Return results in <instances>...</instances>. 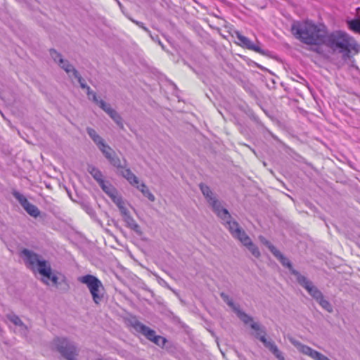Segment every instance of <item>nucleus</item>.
<instances>
[{
  "label": "nucleus",
  "mask_w": 360,
  "mask_h": 360,
  "mask_svg": "<svg viewBox=\"0 0 360 360\" xmlns=\"http://www.w3.org/2000/svg\"><path fill=\"white\" fill-rule=\"evenodd\" d=\"M322 44L342 54V59L347 60L360 51V45L354 39L342 31H335L328 34L327 32Z\"/></svg>",
  "instance_id": "f257e3e1"
},
{
  "label": "nucleus",
  "mask_w": 360,
  "mask_h": 360,
  "mask_svg": "<svg viewBox=\"0 0 360 360\" xmlns=\"http://www.w3.org/2000/svg\"><path fill=\"white\" fill-rule=\"evenodd\" d=\"M291 31L295 37L308 45L322 44L326 29L323 25H316L311 20L296 22L292 25Z\"/></svg>",
  "instance_id": "f03ea898"
},
{
  "label": "nucleus",
  "mask_w": 360,
  "mask_h": 360,
  "mask_svg": "<svg viewBox=\"0 0 360 360\" xmlns=\"http://www.w3.org/2000/svg\"><path fill=\"white\" fill-rule=\"evenodd\" d=\"M20 255L23 259L25 266L33 271H37L39 274H46V267L50 264L43 259L42 256L32 250L24 248Z\"/></svg>",
  "instance_id": "7ed1b4c3"
},
{
  "label": "nucleus",
  "mask_w": 360,
  "mask_h": 360,
  "mask_svg": "<svg viewBox=\"0 0 360 360\" xmlns=\"http://www.w3.org/2000/svg\"><path fill=\"white\" fill-rule=\"evenodd\" d=\"M53 349L66 360H77L79 349L76 344L66 338L57 337L52 342Z\"/></svg>",
  "instance_id": "20e7f679"
},
{
  "label": "nucleus",
  "mask_w": 360,
  "mask_h": 360,
  "mask_svg": "<svg viewBox=\"0 0 360 360\" xmlns=\"http://www.w3.org/2000/svg\"><path fill=\"white\" fill-rule=\"evenodd\" d=\"M79 281L86 285L92 296L94 302L98 304L103 300L104 286L101 281L95 276L87 274L79 278Z\"/></svg>",
  "instance_id": "39448f33"
},
{
  "label": "nucleus",
  "mask_w": 360,
  "mask_h": 360,
  "mask_svg": "<svg viewBox=\"0 0 360 360\" xmlns=\"http://www.w3.org/2000/svg\"><path fill=\"white\" fill-rule=\"evenodd\" d=\"M199 188L202 195L207 200L208 203L212 206L213 211L217 214L219 217H220L221 219L231 218V214H229V211L221 206V203L216 198L213 192L207 185L203 183H200L199 184Z\"/></svg>",
  "instance_id": "423d86ee"
},
{
  "label": "nucleus",
  "mask_w": 360,
  "mask_h": 360,
  "mask_svg": "<svg viewBox=\"0 0 360 360\" xmlns=\"http://www.w3.org/2000/svg\"><path fill=\"white\" fill-rule=\"evenodd\" d=\"M131 326L136 332L141 333L146 339L162 348L165 347L167 342V340L165 338L156 335L154 330L146 326L138 320L131 321Z\"/></svg>",
  "instance_id": "0eeeda50"
},
{
  "label": "nucleus",
  "mask_w": 360,
  "mask_h": 360,
  "mask_svg": "<svg viewBox=\"0 0 360 360\" xmlns=\"http://www.w3.org/2000/svg\"><path fill=\"white\" fill-rule=\"evenodd\" d=\"M222 220L232 236L240 240L243 245L251 240L245 231L239 226V224L231 220V217Z\"/></svg>",
  "instance_id": "6e6552de"
},
{
  "label": "nucleus",
  "mask_w": 360,
  "mask_h": 360,
  "mask_svg": "<svg viewBox=\"0 0 360 360\" xmlns=\"http://www.w3.org/2000/svg\"><path fill=\"white\" fill-rule=\"evenodd\" d=\"M297 281L316 302L323 296L322 292L304 276H300L297 278Z\"/></svg>",
  "instance_id": "1a4fd4ad"
},
{
  "label": "nucleus",
  "mask_w": 360,
  "mask_h": 360,
  "mask_svg": "<svg viewBox=\"0 0 360 360\" xmlns=\"http://www.w3.org/2000/svg\"><path fill=\"white\" fill-rule=\"evenodd\" d=\"M297 281L316 302L323 296L322 292L304 276H300L297 278Z\"/></svg>",
  "instance_id": "9d476101"
},
{
  "label": "nucleus",
  "mask_w": 360,
  "mask_h": 360,
  "mask_svg": "<svg viewBox=\"0 0 360 360\" xmlns=\"http://www.w3.org/2000/svg\"><path fill=\"white\" fill-rule=\"evenodd\" d=\"M297 281L316 302L323 296L322 292L304 276H300L297 278Z\"/></svg>",
  "instance_id": "9b49d317"
},
{
  "label": "nucleus",
  "mask_w": 360,
  "mask_h": 360,
  "mask_svg": "<svg viewBox=\"0 0 360 360\" xmlns=\"http://www.w3.org/2000/svg\"><path fill=\"white\" fill-rule=\"evenodd\" d=\"M12 195L30 216L34 217L39 216L40 212L37 207L30 203L22 194L17 191H13Z\"/></svg>",
  "instance_id": "f8f14e48"
},
{
  "label": "nucleus",
  "mask_w": 360,
  "mask_h": 360,
  "mask_svg": "<svg viewBox=\"0 0 360 360\" xmlns=\"http://www.w3.org/2000/svg\"><path fill=\"white\" fill-rule=\"evenodd\" d=\"M235 35L238 40L236 44L240 46L254 51L262 55H266V51L259 47L258 41L257 44L253 43L250 39L243 36L239 31H235Z\"/></svg>",
  "instance_id": "ddd939ff"
},
{
  "label": "nucleus",
  "mask_w": 360,
  "mask_h": 360,
  "mask_svg": "<svg viewBox=\"0 0 360 360\" xmlns=\"http://www.w3.org/2000/svg\"><path fill=\"white\" fill-rule=\"evenodd\" d=\"M264 335H259V333L257 334V338L259 339V340L264 344L265 347L269 349V350L278 359V360H285V357L283 355V353L278 349L276 345L274 342L271 340H268L265 338V332L263 331Z\"/></svg>",
  "instance_id": "4468645a"
},
{
  "label": "nucleus",
  "mask_w": 360,
  "mask_h": 360,
  "mask_svg": "<svg viewBox=\"0 0 360 360\" xmlns=\"http://www.w3.org/2000/svg\"><path fill=\"white\" fill-rule=\"evenodd\" d=\"M264 335H259V333L257 334V338L259 339V340L264 344L265 347L269 349V350L278 359V360H285V357L283 355V353L278 349L276 345L274 342L271 340H268L265 338V332L263 331Z\"/></svg>",
  "instance_id": "2eb2a0df"
},
{
  "label": "nucleus",
  "mask_w": 360,
  "mask_h": 360,
  "mask_svg": "<svg viewBox=\"0 0 360 360\" xmlns=\"http://www.w3.org/2000/svg\"><path fill=\"white\" fill-rule=\"evenodd\" d=\"M274 256L279 260L283 266L288 268L290 273L296 277V279H297V278L302 275L298 271L293 268L290 261L286 258L278 250H277L274 253Z\"/></svg>",
  "instance_id": "dca6fc26"
},
{
  "label": "nucleus",
  "mask_w": 360,
  "mask_h": 360,
  "mask_svg": "<svg viewBox=\"0 0 360 360\" xmlns=\"http://www.w3.org/2000/svg\"><path fill=\"white\" fill-rule=\"evenodd\" d=\"M122 215L128 228L133 230L138 236H141L143 234V231H141L140 226L131 216L129 211L126 212Z\"/></svg>",
  "instance_id": "f3484780"
},
{
  "label": "nucleus",
  "mask_w": 360,
  "mask_h": 360,
  "mask_svg": "<svg viewBox=\"0 0 360 360\" xmlns=\"http://www.w3.org/2000/svg\"><path fill=\"white\" fill-rule=\"evenodd\" d=\"M291 343L297 347V349L302 352V354L307 355L313 359L315 355L316 351L311 348L310 347L303 345L301 342L295 340L293 339H290Z\"/></svg>",
  "instance_id": "a211bd4d"
},
{
  "label": "nucleus",
  "mask_w": 360,
  "mask_h": 360,
  "mask_svg": "<svg viewBox=\"0 0 360 360\" xmlns=\"http://www.w3.org/2000/svg\"><path fill=\"white\" fill-rule=\"evenodd\" d=\"M122 169L121 171L122 176L124 178H125L131 185L136 186V185H138L139 184V180L138 177L131 171L130 169H129V168L124 169V168Z\"/></svg>",
  "instance_id": "6ab92c4d"
},
{
  "label": "nucleus",
  "mask_w": 360,
  "mask_h": 360,
  "mask_svg": "<svg viewBox=\"0 0 360 360\" xmlns=\"http://www.w3.org/2000/svg\"><path fill=\"white\" fill-rule=\"evenodd\" d=\"M86 132L93 140V141L97 145L98 148H100L101 146L104 147V144H105V141L97 134V132L94 129L87 127Z\"/></svg>",
  "instance_id": "aec40b11"
},
{
  "label": "nucleus",
  "mask_w": 360,
  "mask_h": 360,
  "mask_svg": "<svg viewBox=\"0 0 360 360\" xmlns=\"http://www.w3.org/2000/svg\"><path fill=\"white\" fill-rule=\"evenodd\" d=\"M112 201L117 206L121 214H124L129 211L124 206V202L121 195H119L118 192L110 197Z\"/></svg>",
  "instance_id": "412c9836"
},
{
  "label": "nucleus",
  "mask_w": 360,
  "mask_h": 360,
  "mask_svg": "<svg viewBox=\"0 0 360 360\" xmlns=\"http://www.w3.org/2000/svg\"><path fill=\"white\" fill-rule=\"evenodd\" d=\"M7 319L15 326H20L23 333L26 334L27 333V327L24 324L18 316L14 314H8Z\"/></svg>",
  "instance_id": "4be33fe9"
},
{
  "label": "nucleus",
  "mask_w": 360,
  "mask_h": 360,
  "mask_svg": "<svg viewBox=\"0 0 360 360\" xmlns=\"http://www.w3.org/2000/svg\"><path fill=\"white\" fill-rule=\"evenodd\" d=\"M99 186L110 198L117 192V189L108 181L103 180L100 182Z\"/></svg>",
  "instance_id": "5701e85b"
},
{
  "label": "nucleus",
  "mask_w": 360,
  "mask_h": 360,
  "mask_svg": "<svg viewBox=\"0 0 360 360\" xmlns=\"http://www.w3.org/2000/svg\"><path fill=\"white\" fill-rule=\"evenodd\" d=\"M136 188L139 189L142 194L146 197L150 202L155 200V195L150 191L147 186L144 183H141L140 185L136 186Z\"/></svg>",
  "instance_id": "b1692460"
},
{
  "label": "nucleus",
  "mask_w": 360,
  "mask_h": 360,
  "mask_svg": "<svg viewBox=\"0 0 360 360\" xmlns=\"http://www.w3.org/2000/svg\"><path fill=\"white\" fill-rule=\"evenodd\" d=\"M87 170L98 184L100 182L103 181V176L102 172L96 167L89 165Z\"/></svg>",
  "instance_id": "393cba45"
},
{
  "label": "nucleus",
  "mask_w": 360,
  "mask_h": 360,
  "mask_svg": "<svg viewBox=\"0 0 360 360\" xmlns=\"http://www.w3.org/2000/svg\"><path fill=\"white\" fill-rule=\"evenodd\" d=\"M45 269H46V271H47V274H41V275L42 276H44V278H47L48 280L51 281V282L53 283V284L54 285H57L58 278L56 275L52 274V269H51V264H49Z\"/></svg>",
  "instance_id": "a878e982"
},
{
  "label": "nucleus",
  "mask_w": 360,
  "mask_h": 360,
  "mask_svg": "<svg viewBox=\"0 0 360 360\" xmlns=\"http://www.w3.org/2000/svg\"><path fill=\"white\" fill-rule=\"evenodd\" d=\"M108 115L120 129H124L123 120L121 115L115 110L111 111Z\"/></svg>",
  "instance_id": "bb28decb"
},
{
  "label": "nucleus",
  "mask_w": 360,
  "mask_h": 360,
  "mask_svg": "<svg viewBox=\"0 0 360 360\" xmlns=\"http://www.w3.org/2000/svg\"><path fill=\"white\" fill-rule=\"evenodd\" d=\"M100 150L104 155L105 158L109 161L114 155H115V151L107 144H104V147H100Z\"/></svg>",
  "instance_id": "cd10ccee"
},
{
  "label": "nucleus",
  "mask_w": 360,
  "mask_h": 360,
  "mask_svg": "<svg viewBox=\"0 0 360 360\" xmlns=\"http://www.w3.org/2000/svg\"><path fill=\"white\" fill-rule=\"evenodd\" d=\"M244 246H245L255 257L259 258L260 257L261 254L258 248L252 242L251 240L247 243H245Z\"/></svg>",
  "instance_id": "c85d7f7f"
},
{
  "label": "nucleus",
  "mask_w": 360,
  "mask_h": 360,
  "mask_svg": "<svg viewBox=\"0 0 360 360\" xmlns=\"http://www.w3.org/2000/svg\"><path fill=\"white\" fill-rule=\"evenodd\" d=\"M220 297L234 311L238 310V307L235 304L233 300L227 294L222 292L220 293Z\"/></svg>",
  "instance_id": "c756f323"
},
{
  "label": "nucleus",
  "mask_w": 360,
  "mask_h": 360,
  "mask_svg": "<svg viewBox=\"0 0 360 360\" xmlns=\"http://www.w3.org/2000/svg\"><path fill=\"white\" fill-rule=\"evenodd\" d=\"M317 302L326 311L329 313H332L333 311L332 304L329 302L328 300L325 299L324 296H323Z\"/></svg>",
  "instance_id": "7c9ffc66"
},
{
  "label": "nucleus",
  "mask_w": 360,
  "mask_h": 360,
  "mask_svg": "<svg viewBox=\"0 0 360 360\" xmlns=\"http://www.w3.org/2000/svg\"><path fill=\"white\" fill-rule=\"evenodd\" d=\"M49 54L53 61L58 65H59L60 63H63L64 59L63 58L61 53L58 52L55 49H50Z\"/></svg>",
  "instance_id": "2f4dec72"
},
{
  "label": "nucleus",
  "mask_w": 360,
  "mask_h": 360,
  "mask_svg": "<svg viewBox=\"0 0 360 360\" xmlns=\"http://www.w3.org/2000/svg\"><path fill=\"white\" fill-rule=\"evenodd\" d=\"M349 28L357 33H360V18L351 20L347 22Z\"/></svg>",
  "instance_id": "473e14b6"
},
{
  "label": "nucleus",
  "mask_w": 360,
  "mask_h": 360,
  "mask_svg": "<svg viewBox=\"0 0 360 360\" xmlns=\"http://www.w3.org/2000/svg\"><path fill=\"white\" fill-rule=\"evenodd\" d=\"M63 70H64L67 73L72 72L74 75V71L77 70L72 64L67 60H63V63H59L58 65Z\"/></svg>",
  "instance_id": "72a5a7b5"
},
{
  "label": "nucleus",
  "mask_w": 360,
  "mask_h": 360,
  "mask_svg": "<svg viewBox=\"0 0 360 360\" xmlns=\"http://www.w3.org/2000/svg\"><path fill=\"white\" fill-rule=\"evenodd\" d=\"M235 312H236L238 316L239 319L245 324L252 321V318L248 315L244 311H242L238 308V310H236Z\"/></svg>",
  "instance_id": "f704fd0d"
},
{
  "label": "nucleus",
  "mask_w": 360,
  "mask_h": 360,
  "mask_svg": "<svg viewBox=\"0 0 360 360\" xmlns=\"http://www.w3.org/2000/svg\"><path fill=\"white\" fill-rule=\"evenodd\" d=\"M96 103L98 105V106L108 115H109L111 111L114 110V109L111 108L110 105L105 103L103 100H98Z\"/></svg>",
  "instance_id": "c9c22d12"
},
{
  "label": "nucleus",
  "mask_w": 360,
  "mask_h": 360,
  "mask_svg": "<svg viewBox=\"0 0 360 360\" xmlns=\"http://www.w3.org/2000/svg\"><path fill=\"white\" fill-rule=\"evenodd\" d=\"M260 242L264 244L270 252L274 255V253L278 250L274 245H273L267 239H266L264 236H260L259 237Z\"/></svg>",
  "instance_id": "e433bc0d"
},
{
  "label": "nucleus",
  "mask_w": 360,
  "mask_h": 360,
  "mask_svg": "<svg viewBox=\"0 0 360 360\" xmlns=\"http://www.w3.org/2000/svg\"><path fill=\"white\" fill-rule=\"evenodd\" d=\"M110 163L117 169H124V166L121 164L120 159L117 156L114 155L110 160Z\"/></svg>",
  "instance_id": "4c0bfd02"
},
{
  "label": "nucleus",
  "mask_w": 360,
  "mask_h": 360,
  "mask_svg": "<svg viewBox=\"0 0 360 360\" xmlns=\"http://www.w3.org/2000/svg\"><path fill=\"white\" fill-rule=\"evenodd\" d=\"M74 77L77 79L78 82L79 83L80 87L82 89H85L86 88H87L89 86L86 85L84 79L82 77V76L79 75V73L77 70L74 71Z\"/></svg>",
  "instance_id": "58836bf2"
},
{
  "label": "nucleus",
  "mask_w": 360,
  "mask_h": 360,
  "mask_svg": "<svg viewBox=\"0 0 360 360\" xmlns=\"http://www.w3.org/2000/svg\"><path fill=\"white\" fill-rule=\"evenodd\" d=\"M86 90V94L89 99H91L94 103L98 101L96 94L91 89L89 86L85 89Z\"/></svg>",
  "instance_id": "ea45409f"
},
{
  "label": "nucleus",
  "mask_w": 360,
  "mask_h": 360,
  "mask_svg": "<svg viewBox=\"0 0 360 360\" xmlns=\"http://www.w3.org/2000/svg\"><path fill=\"white\" fill-rule=\"evenodd\" d=\"M314 360H330L326 356L316 351L315 355L313 357Z\"/></svg>",
  "instance_id": "a19ab883"
},
{
  "label": "nucleus",
  "mask_w": 360,
  "mask_h": 360,
  "mask_svg": "<svg viewBox=\"0 0 360 360\" xmlns=\"http://www.w3.org/2000/svg\"><path fill=\"white\" fill-rule=\"evenodd\" d=\"M84 210L89 216H91L92 217L96 216L95 210L90 205H85Z\"/></svg>",
  "instance_id": "79ce46f5"
},
{
  "label": "nucleus",
  "mask_w": 360,
  "mask_h": 360,
  "mask_svg": "<svg viewBox=\"0 0 360 360\" xmlns=\"http://www.w3.org/2000/svg\"><path fill=\"white\" fill-rule=\"evenodd\" d=\"M131 21L134 22L136 25H137L139 27L142 28L145 32H148V34L150 32V30L144 26L143 23L135 20L131 19Z\"/></svg>",
  "instance_id": "37998d69"
},
{
  "label": "nucleus",
  "mask_w": 360,
  "mask_h": 360,
  "mask_svg": "<svg viewBox=\"0 0 360 360\" xmlns=\"http://www.w3.org/2000/svg\"><path fill=\"white\" fill-rule=\"evenodd\" d=\"M150 34V37H151V39L155 41H157L161 46L162 49H164V45L162 44V43L161 42V41L160 40L158 36H156V37H153L151 33L150 32L149 33Z\"/></svg>",
  "instance_id": "c03bdc74"
},
{
  "label": "nucleus",
  "mask_w": 360,
  "mask_h": 360,
  "mask_svg": "<svg viewBox=\"0 0 360 360\" xmlns=\"http://www.w3.org/2000/svg\"><path fill=\"white\" fill-rule=\"evenodd\" d=\"M250 327L255 330H260V326L258 323H252L251 325H250Z\"/></svg>",
  "instance_id": "a18cd8bd"
},
{
  "label": "nucleus",
  "mask_w": 360,
  "mask_h": 360,
  "mask_svg": "<svg viewBox=\"0 0 360 360\" xmlns=\"http://www.w3.org/2000/svg\"><path fill=\"white\" fill-rule=\"evenodd\" d=\"M312 50L318 53H322L323 52V49L321 47V46H316L314 49H312Z\"/></svg>",
  "instance_id": "49530a36"
},
{
  "label": "nucleus",
  "mask_w": 360,
  "mask_h": 360,
  "mask_svg": "<svg viewBox=\"0 0 360 360\" xmlns=\"http://www.w3.org/2000/svg\"><path fill=\"white\" fill-rule=\"evenodd\" d=\"M116 1L118 3L119 6H121V3L118 0H116Z\"/></svg>",
  "instance_id": "de8ad7c7"
}]
</instances>
